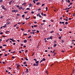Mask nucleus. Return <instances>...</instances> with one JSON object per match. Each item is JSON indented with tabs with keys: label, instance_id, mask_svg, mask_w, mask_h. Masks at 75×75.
I'll list each match as a JSON object with an SVG mask.
<instances>
[{
	"label": "nucleus",
	"instance_id": "1",
	"mask_svg": "<svg viewBox=\"0 0 75 75\" xmlns=\"http://www.w3.org/2000/svg\"><path fill=\"white\" fill-rule=\"evenodd\" d=\"M16 66H17V69H19V67H20V65L18 64H16Z\"/></svg>",
	"mask_w": 75,
	"mask_h": 75
},
{
	"label": "nucleus",
	"instance_id": "2",
	"mask_svg": "<svg viewBox=\"0 0 75 75\" xmlns=\"http://www.w3.org/2000/svg\"><path fill=\"white\" fill-rule=\"evenodd\" d=\"M12 12H14L15 13H16L18 11V10H13L12 11Z\"/></svg>",
	"mask_w": 75,
	"mask_h": 75
},
{
	"label": "nucleus",
	"instance_id": "3",
	"mask_svg": "<svg viewBox=\"0 0 75 75\" xmlns=\"http://www.w3.org/2000/svg\"><path fill=\"white\" fill-rule=\"evenodd\" d=\"M1 7L4 10H6V8H4V6L2 5Z\"/></svg>",
	"mask_w": 75,
	"mask_h": 75
},
{
	"label": "nucleus",
	"instance_id": "4",
	"mask_svg": "<svg viewBox=\"0 0 75 75\" xmlns=\"http://www.w3.org/2000/svg\"><path fill=\"white\" fill-rule=\"evenodd\" d=\"M29 6H30V7H32V6H33V4H29Z\"/></svg>",
	"mask_w": 75,
	"mask_h": 75
},
{
	"label": "nucleus",
	"instance_id": "5",
	"mask_svg": "<svg viewBox=\"0 0 75 75\" xmlns=\"http://www.w3.org/2000/svg\"><path fill=\"white\" fill-rule=\"evenodd\" d=\"M6 24H7L8 25L10 24V22H8L6 23Z\"/></svg>",
	"mask_w": 75,
	"mask_h": 75
},
{
	"label": "nucleus",
	"instance_id": "6",
	"mask_svg": "<svg viewBox=\"0 0 75 75\" xmlns=\"http://www.w3.org/2000/svg\"><path fill=\"white\" fill-rule=\"evenodd\" d=\"M39 14V17H40V18H41V16L40 15V13H38Z\"/></svg>",
	"mask_w": 75,
	"mask_h": 75
},
{
	"label": "nucleus",
	"instance_id": "7",
	"mask_svg": "<svg viewBox=\"0 0 75 75\" xmlns=\"http://www.w3.org/2000/svg\"><path fill=\"white\" fill-rule=\"evenodd\" d=\"M27 40H24V42L25 43V42H27Z\"/></svg>",
	"mask_w": 75,
	"mask_h": 75
},
{
	"label": "nucleus",
	"instance_id": "8",
	"mask_svg": "<svg viewBox=\"0 0 75 75\" xmlns=\"http://www.w3.org/2000/svg\"><path fill=\"white\" fill-rule=\"evenodd\" d=\"M12 2V1H10L9 2V5H11V4Z\"/></svg>",
	"mask_w": 75,
	"mask_h": 75
},
{
	"label": "nucleus",
	"instance_id": "9",
	"mask_svg": "<svg viewBox=\"0 0 75 75\" xmlns=\"http://www.w3.org/2000/svg\"><path fill=\"white\" fill-rule=\"evenodd\" d=\"M26 71L27 72H28V69H26Z\"/></svg>",
	"mask_w": 75,
	"mask_h": 75
},
{
	"label": "nucleus",
	"instance_id": "10",
	"mask_svg": "<svg viewBox=\"0 0 75 75\" xmlns=\"http://www.w3.org/2000/svg\"><path fill=\"white\" fill-rule=\"evenodd\" d=\"M57 44H55L54 46L53 47H56V46H57Z\"/></svg>",
	"mask_w": 75,
	"mask_h": 75
},
{
	"label": "nucleus",
	"instance_id": "11",
	"mask_svg": "<svg viewBox=\"0 0 75 75\" xmlns=\"http://www.w3.org/2000/svg\"><path fill=\"white\" fill-rule=\"evenodd\" d=\"M71 8H72V7H70L69 8H68L67 9L68 10H69V9H71Z\"/></svg>",
	"mask_w": 75,
	"mask_h": 75
},
{
	"label": "nucleus",
	"instance_id": "12",
	"mask_svg": "<svg viewBox=\"0 0 75 75\" xmlns=\"http://www.w3.org/2000/svg\"><path fill=\"white\" fill-rule=\"evenodd\" d=\"M61 37H62V36H60L59 37V40H60V39H61Z\"/></svg>",
	"mask_w": 75,
	"mask_h": 75
},
{
	"label": "nucleus",
	"instance_id": "13",
	"mask_svg": "<svg viewBox=\"0 0 75 75\" xmlns=\"http://www.w3.org/2000/svg\"><path fill=\"white\" fill-rule=\"evenodd\" d=\"M40 2H38L37 3V5H39V4H40Z\"/></svg>",
	"mask_w": 75,
	"mask_h": 75
},
{
	"label": "nucleus",
	"instance_id": "14",
	"mask_svg": "<svg viewBox=\"0 0 75 75\" xmlns=\"http://www.w3.org/2000/svg\"><path fill=\"white\" fill-rule=\"evenodd\" d=\"M31 36L30 35V36H29V37L28 38H31Z\"/></svg>",
	"mask_w": 75,
	"mask_h": 75
},
{
	"label": "nucleus",
	"instance_id": "15",
	"mask_svg": "<svg viewBox=\"0 0 75 75\" xmlns=\"http://www.w3.org/2000/svg\"><path fill=\"white\" fill-rule=\"evenodd\" d=\"M45 8L46 9V11H48V7H46Z\"/></svg>",
	"mask_w": 75,
	"mask_h": 75
},
{
	"label": "nucleus",
	"instance_id": "16",
	"mask_svg": "<svg viewBox=\"0 0 75 75\" xmlns=\"http://www.w3.org/2000/svg\"><path fill=\"white\" fill-rule=\"evenodd\" d=\"M42 59L43 61H45V58H43Z\"/></svg>",
	"mask_w": 75,
	"mask_h": 75
},
{
	"label": "nucleus",
	"instance_id": "17",
	"mask_svg": "<svg viewBox=\"0 0 75 75\" xmlns=\"http://www.w3.org/2000/svg\"><path fill=\"white\" fill-rule=\"evenodd\" d=\"M22 8H23V7H20L19 8V10H21V9Z\"/></svg>",
	"mask_w": 75,
	"mask_h": 75
},
{
	"label": "nucleus",
	"instance_id": "18",
	"mask_svg": "<svg viewBox=\"0 0 75 75\" xmlns=\"http://www.w3.org/2000/svg\"><path fill=\"white\" fill-rule=\"evenodd\" d=\"M3 0H0V3H2Z\"/></svg>",
	"mask_w": 75,
	"mask_h": 75
},
{
	"label": "nucleus",
	"instance_id": "19",
	"mask_svg": "<svg viewBox=\"0 0 75 75\" xmlns=\"http://www.w3.org/2000/svg\"><path fill=\"white\" fill-rule=\"evenodd\" d=\"M68 23L67 22H66L65 23V24L66 25H67V24H68Z\"/></svg>",
	"mask_w": 75,
	"mask_h": 75
},
{
	"label": "nucleus",
	"instance_id": "20",
	"mask_svg": "<svg viewBox=\"0 0 75 75\" xmlns=\"http://www.w3.org/2000/svg\"><path fill=\"white\" fill-rule=\"evenodd\" d=\"M39 62V61H37L35 62V64H38V63Z\"/></svg>",
	"mask_w": 75,
	"mask_h": 75
},
{
	"label": "nucleus",
	"instance_id": "21",
	"mask_svg": "<svg viewBox=\"0 0 75 75\" xmlns=\"http://www.w3.org/2000/svg\"><path fill=\"white\" fill-rule=\"evenodd\" d=\"M26 10H30V9L29 8H26Z\"/></svg>",
	"mask_w": 75,
	"mask_h": 75
},
{
	"label": "nucleus",
	"instance_id": "22",
	"mask_svg": "<svg viewBox=\"0 0 75 75\" xmlns=\"http://www.w3.org/2000/svg\"><path fill=\"white\" fill-rule=\"evenodd\" d=\"M46 74H48V71H46Z\"/></svg>",
	"mask_w": 75,
	"mask_h": 75
},
{
	"label": "nucleus",
	"instance_id": "23",
	"mask_svg": "<svg viewBox=\"0 0 75 75\" xmlns=\"http://www.w3.org/2000/svg\"><path fill=\"white\" fill-rule=\"evenodd\" d=\"M12 57L13 59H14L15 58V57L14 56H12Z\"/></svg>",
	"mask_w": 75,
	"mask_h": 75
},
{
	"label": "nucleus",
	"instance_id": "24",
	"mask_svg": "<svg viewBox=\"0 0 75 75\" xmlns=\"http://www.w3.org/2000/svg\"><path fill=\"white\" fill-rule=\"evenodd\" d=\"M9 41V39H8L7 40H6V42H8V41Z\"/></svg>",
	"mask_w": 75,
	"mask_h": 75
},
{
	"label": "nucleus",
	"instance_id": "25",
	"mask_svg": "<svg viewBox=\"0 0 75 75\" xmlns=\"http://www.w3.org/2000/svg\"><path fill=\"white\" fill-rule=\"evenodd\" d=\"M55 54H56V52H55L54 54H53L54 57L55 56Z\"/></svg>",
	"mask_w": 75,
	"mask_h": 75
},
{
	"label": "nucleus",
	"instance_id": "26",
	"mask_svg": "<svg viewBox=\"0 0 75 75\" xmlns=\"http://www.w3.org/2000/svg\"><path fill=\"white\" fill-rule=\"evenodd\" d=\"M42 61H43V59H42V60L40 62V63H41L42 62Z\"/></svg>",
	"mask_w": 75,
	"mask_h": 75
},
{
	"label": "nucleus",
	"instance_id": "27",
	"mask_svg": "<svg viewBox=\"0 0 75 75\" xmlns=\"http://www.w3.org/2000/svg\"><path fill=\"white\" fill-rule=\"evenodd\" d=\"M64 42V40H62V43H63V42Z\"/></svg>",
	"mask_w": 75,
	"mask_h": 75
},
{
	"label": "nucleus",
	"instance_id": "28",
	"mask_svg": "<svg viewBox=\"0 0 75 75\" xmlns=\"http://www.w3.org/2000/svg\"><path fill=\"white\" fill-rule=\"evenodd\" d=\"M24 16H24V15H23L22 16V17H23V18H24Z\"/></svg>",
	"mask_w": 75,
	"mask_h": 75
},
{
	"label": "nucleus",
	"instance_id": "29",
	"mask_svg": "<svg viewBox=\"0 0 75 75\" xmlns=\"http://www.w3.org/2000/svg\"><path fill=\"white\" fill-rule=\"evenodd\" d=\"M36 31V30H35V29H34V30H32V31L34 32V31Z\"/></svg>",
	"mask_w": 75,
	"mask_h": 75
},
{
	"label": "nucleus",
	"instance_id": "30",
	"mask_svg": "<svg viewBox=\"0 0 75 75\" xmlns=\"http://www.w3.org/2000/svg\"><path fill=\"white\" fill-rule=\"evenodd\" d=\"M44 5H45V4H42V7L43 6H44Z\"/></svg>",
	"mask_w": 75,
	"mask_h": 75
},
{
	"label": "nucleus",
	"instance_id": "31",
	"mask_svg": "<svg viewBox=\"0 0 75 75\" xmlns=\"http://www.w3.org/2000/svg\"><path fill=\"white\" fill-rule=\"evenodd\" d=\"M34 27H37V25H34Z\"/></svg>",
	"mask_w": 75,
	"mask_h": 75
},
{
	"label": "nucleus",
	"instance_id": "32",
	"mask_svg": "<svg viewBox=\"0 0 75 75\" xmlns=\"http://www.w3.org/2000/svg\"><path fill=\"white\" fill-rule=\"evenodd\" d=\"M17 24H16L14 25V27H16V26H17Z\"/></svg>",
	"mask_w": 75,
	"mask_h": 75
},
{
	"label": "nucleus",
	"instance_id": "33",
	"mask_svg": "<svg viewBox=\"0 0 75 75\" xmlns=\"http://www.w3.org/2000/svg\"><path fill=\"white\" fill-rule=\"evenodd\" d=\"M33 66H35L36 65V64H35V63H34L33 64Z\"/></svg>",
	"mask_w": 75,
	"mask_h": 75
},
{
	"label": "nucleus",
	"instance_id": "34",
	"mask_svg": "<svg viewBox=\"0 0 75 75\" xmlns=\"http://www.w3.org/2000/svg\"><path fill=\"white\" fill-rule=\"evenodd\" d=\"M53 32L54 31H52L50 32V33H51V34H52V33H53Z\"/></svg>",
	"mask_w": 75,
	"mask_h": 75
},
{
	"label": "nucleus",
	"instance_id": "35",
	"mask_svg": "<svg viewBox=\"0 0 75 75\" xmlns=\"http://www.w3.org/2000/svg\"><path fill=\"white\" fill-rule=\"evenodd\" d=\"M38 64L36 63V66H38Z\"/></svg>",
	"mask_w": 75,
	"mask_h": 75
},
{
	"label": "nucleus",
	"instance_id": "36",
	"mask_svg": "<svg viewBox=\"0 0 75 75\" xmlns=\"http://www.w3.org/2000/svg\"><path fill=\"white\" fill-rule=\"evenodd\" d=\"M50 21H51V22H54V21H53L52 20H51Z\"/></svg>",
	"mask_w": 75,
	"mask_h": 75
},
{
	"label": "nucleus",
	"instance_id": "37",
	"mask_svg": "<svg viewBox=\"0 0 75 75\" xmlns=\"http://www.w3.org/2000/svg\"><path fill=\"white\" fill-rule=\"evenodd\" d=\"M27 13H28V11L25 12L24 13L25 14H27Z\"/></svg>",
	"mask_w": 75,
	"mask_h": 75
},
{
	"label": "nucleus",
	"instance_id": "38",
	"mask_svg": "<svg viewBox=\"0 0 75 75\" xmlns=\"http://www.w3.org/2000/svg\"><path fill=\"white\" fill-rule=\"evenodd\" d=\"M17 16H18V17L19 16H20V14H17Z\"/></svg>",
	"mask_w": 75,
	"mask_h": 75
},
{
	"label": "nucleus",
	"instance_id": "39",
	"mask_svg": "<svg viewBox=\"0 0 75 75\" xmlns=\"http://www.w3.org/2000/svg\"><path fill=\"white\" fill-rule=\"evenodd\" d=\"M59 31H62V29H59Z\"/></svg>",
	"mask_w": 75,
	"mask_h": 75
},
{
	"label": "nucleus",
	"instance_id": "40",
	"mask_svg": "<svg viewBox=\"0 0 75 75\" xmlns=\"http://www.w3.org/2000/svg\"><path fill=\"white\" fill-rule=\"evenodd\" d=\"M4 47H6V45L4 44L3 45Z\"/></svg>",
	"mask_w": 75,
	"mask_h": 75
},
{
	"label": "nucleus",
	"instance_id": "41",
	"mask_svg": "<svg viewBox=\"0 0 75 75\" xmlns=\"http://www.w3.org/2000/svg\"><path fill=\"white\" fill-rule=\"evenodd\" d=\"M73 16H75V13H74L73 14Z\"/></svg>",
	"mask_w": 75,
	"mask_h": 75
},
{
	"label": "nucleus",
	"instance_id": "42",
	"mask_svg": "<svg viewBox=\"0 0 75 75\" xmlns=\"http://www.w3.org/2000/svg\"><path fill=\"white\" fill-rule=\"evenodd\" d=\"M21 30H22V31H23L24 30V29L21 28Z\"/></svg>",
	"mask_w": 75,
	"mask_h": 75
},
{
	"label": "nucleus",
	"instance_id": "43",
	"mask_svg": "<svg viewBox=\"0 0 75 75\" xmlns=\"http://www.w3.org/2000/svg\"><path fill=\"white\" fill-rule=\"evenodd\" d=\"M4 55L5 57H7V54H5Z\"/></svg>",
	"mask_w": 75,
	"mask_h": 75
},
{
	"label": "nucleus",
	"instance_id": "44",
	"mask_svg": "<svg viewBox=\"0 0 75 75\" xmlns=\"http://www.w3.org/2000/svg\"><path fill=\"white\" fill-rule=\"evenodd\" d=\"M24 64H26V62H24Z\"/></svg>",
	"mask_w": 75,
	"mask_h": 75
},
{
	"label": "nucleus",
	"instance_id": "45",
	"mask_svg": "<svg viewBox=\"0 0 75 75\" xmlns=\"http://www.w3.org/2000/svg\"><path fill=\"white\" fill-rule=\"evenodd\" d=\"M21 46H23V44H21Z\"/></svg>",
	"mask_w": 75,
	"mask_h": 75
},
{
	"label": "nucleus",
	"instance_id": "46",
	"mask_svg": "<svg viewBox=\"0 0 75 75\" xmlns=\"http://www.w3.org/2000/svg\"><path fill=\"white\" fill-rule=\"evenodd\" d=\"M18 24H21V23H17Z\"/></svg>",
	"mask_w": 75,
	"mask_h": 75
},
{
	"label": "nucleus",
	"instance_id": "47",
	"mask_svg": "<svg viewBox=\"0 0 75 75\" xmlns=\"http://www.w3.org/2000/svg\"><path fill=\"white\" fill-rule=\"evenodd\" d=\"M46 21L45 20H43V22H45Z\"/></svg>",
	"mask_w": 75,
	"mask_h": 75
},
{
	"label": "nucleus",
	"instance_id": "48",
	"mask_svg": "<svg viewBox=\"0 0 75 75\" xmlns=\"http://www.w3.org/2000/svg\"><path fill=\"white\" fill-rule=\"evenodd\" d=\"M26 4V3H24L23 4V5H24V4Z\"/></svg>",
	"mask_w": 75,
	"mask_h": 75
},
{
	"label": "nucleus",
	"instance_id": "49",
	"mask_svg": "<svg viewBox=\"0 0 75 75\" xmlns=\"http://www.w3.org/2000/svg\"><path fill=\"white\" fill-rule=\"evenodd\" d=\"M12 41H13V42H15V40H12Z\"/></svg>",
	"mask_w": 75,
	"mask_h": 75
},
{
	"label": "nucleus",
	"instance_id": "50",
	"mask_svg": "<svg viewBox=\"0 0 75 75\" xmlns=\"http://www.w3.org/2000/svg\"><path fill=\"white\" fill-rule=\"evenodd\" d=\"M25 59L26 60V61H28V59L25 58Z\"/></svg>",
	"mask_w": 75,
	"mask_h": 75
},
{
	"label": "nucleus",
	"instance_id": "51",
	"mask_svg": "<svg viewBox=\"0 0 75 75\" xmlns=\"http://www.w3.org/2000/svg\"><path fill=\"white\" fill-rule=\"evenodd\" d=\"M71 4H72V3L71 2L70 3V5H71Z\"/></svg>",
	"mask_w": 75,
	"mask_h": 75
},
{
	"label": "nucleus",
	"instance_id": "52",
	"mask_svg": "<svg viewBox=\"0 0 75 75\" xmlns=\"http://www.w3.org/2000/svg\"><path fill=\"white\" fill-rule=\"evenodd\" d=\"M33 2L34 3H35V1H33Z\"/></svg>",
	"mask_w": 75,
	"mask_h": 75
},
{
	"label": "nucleus",
	"instance_id": "53",
	"mask_svg": "<svg viewBox=\"0 0 75 75\" xmlns=\"http://www.w3.org/2000/svg\"><path fill=\"white\" fill-rule=\"evenodd\" d=\"M8 69H11V67H9Z\"/></svg>",
	"mask_w": 75,
	"mask_h": 75
},
{
	"label": "nucleus",
	"instance_id": "54",
	"mask_svg": "<svg viewBox=\"0 0 75 75\" xmlns=\"http://www.w3.org/2000/svg\"><path fill=\"white\" fill-rule=\"evenodd\" d=\"M39 32H40V31H39V30H37V33H38Z\"/></svg>",
	"mask_w": 75,
	"mask_h": 75
},
{
	"label": "nucleus",
	"instance_id": "55",
	"mask_svg": "<svg viewBox=\"0 0 75 75\" xmlns=\"http://www.w3.org/2000/svg\"><path fill=\"white\" fill-rule=\"evenodd\" d=\"M0 34H1V35H2V34H3V32H1L0 33Z\"/></svg>",
	"mask_w": 75,
	"mask_h": 75
},
{
	"label": "nucleus",
	"instance_id": "56",
	"mask_svg": "<svg viewBox=\"0 0 75 75\" xmlns=\"http://www.w3.org/2000/svg\"><path fill=\"white\" fill-rule=\"evenodd\" d=\"M68 20L67 19H66L65 20V21H68Z\"/></svg>",
	"mask_w": 75,
	"mask_h": 75
},
{
	"label": "nucleus",
	"instance_id": "57",
	"mask_svg": "<svg viewBox=\"0 0 75 75\" xmlns=\"http://www.w3.org/2000/svg\"><path fill=\"white\" fill-rule=\"evenodd\" d=\"M37 22L36 21H35L34 22V23H35V24H36V23H37Z\"/></svg>",
	"mask_w": 75,
	"mask_h": 75
},
{
	"label": "nucleus",
	"instance_id": "58",
	"mask_svg": "<svg viewBox=\"0 0 75 75\" xmlns=\"http://www.w3.org/2000/svg\"><path fill=\"white\" fill-rule=\"evenodd\" d=\"M62 23L63 24H64V22H62Z\"/></svg>",
	"mask_w": 75,
	"mask_h": 75
},
{
	"label": "nucleus",
	"instance_id": "59",
	"mask_svg": "<svg viewBox=\"0 0 75 75\" xmlns=\"http://www.w3.org/2000/svg\"><path fill=\"white\" fill-rule=\"evenodd\" d=\"M71 18H69V20H71Z\"/></svg>",
	"mask_w": 75,
	"mask_h": 75
},
{
	"label": "nucleus",
	"instance_id": "60",
	"mask_svg": "<svg viewBox=\"0 0 75 75\" xmlns=\"http://www.w3.org/2000/svg\"><path fill=\"white\" fill-rule=\"evenodd\" d=\"M19 28V27L17 26L16 27V29H18Z\"/></svg>",
	"mask_w": 75,
	"mask_h": 75
},
{
	"label": "nucleus",
	"instance_id": "61",
	"mask_svg": "<svg viewBox=\"0 0 75 75\" xmlns=\"http://www.w3.org/2000/svg\"><path fill=\"white\" fill-rule=\"evenodd\" d=\"M68 3H70V1L69 0H68Z\"/></svg>",
	"mask_w": 75,
	"mask_h": 75
},
{
	"label": "nucleus",
	"instance_id": "62",
	"mask_svg": "<svg viewBox=\"0 0 75 75\" xmlns=\"http://www.w3.org/2000/svg\"><path fill=\"white\" fill-rule=\"evenodd\" d=\"M3 37H7V36H3Z\"/></svg>",
	"mask_w": 75,
	"mask_h": 75
},
{
	"label": "nucleus",
	"instance_id": "63",
	"mask_svg": "<svg viewBox=\"0 0 75 75\" xmlns=\"http://www.w3.org/2000/svg\"><path fill=\"white\" fill-rule=\"evenodd\" d=\"M41 14L42 15V16H43V13H41Z\"/></svg>",
	"mask_w": 75,
	"mask_h": 75
},
{
	"label": "nucleus",
	"instance_id": "64",
	"mask_svg": "<svg viewBox=\"0 0 75 75\" xmlns=\"http://www.w3.org/2000/svg\"><path fill=\"white\" fill-rule=\"evenodd\" d=\"M13 44L14 45H16V43H14Z\"/></svg>",
	"mask_w": 75,
	"mask_h": 75
}]
</instances>
